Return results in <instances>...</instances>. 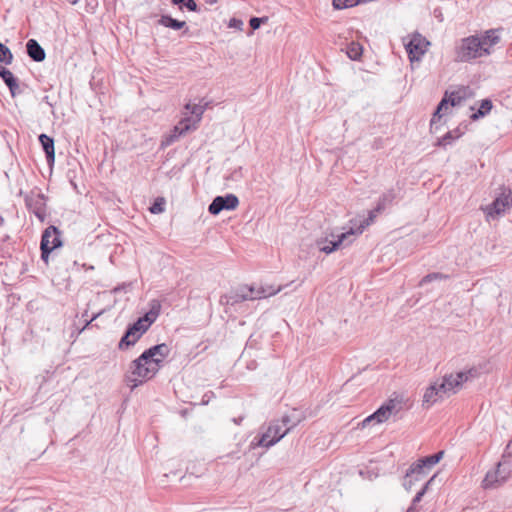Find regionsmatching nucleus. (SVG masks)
Instances as JSON below:
<instances>
[{"mask_svg": "<svg viewBox=\"0 0 512 512\" xmlns=\"http://www.w3.org/2000/svg\"><path fill=\"white\" fill-rule=\"evenodd\" d=\"M394 198L395 193L393 190L384 193L378 201L377 211H383L385 207L393 201Z\"/></svg>", "mask_w": 512, "mask_h": 512, "instance_id": "nucleus-27", "label": "nucleus"}, {"mask_svg": "<svg viewBox=\"0 0 512 512\" xmlns=\"http://www.w3.org/2000/svg\"><path fill=\"white\" fill-rule=\"evenodd\" d=\"M462 133L456 129L453 131L447 132L442 138H440L437 142L438 146L446 147L447 145H450L453 141L460 138Z\"/></svg>", "mask_w": 512, "mask_h": 512, "instance_id": "nucleus-25", "label": "nucleus"}, {"mask_svg": "<svg viewBox=\"0 0 512 512\" xmlns=\"http://www.w3.org/2000/svg\"><path fill=\"white\" fill-rule=\"evenodd\" d=\"M443 456L444 451H439L434 455L420 458L416 462L412 463L403 478L402 485L404 489L411 491L416 484L422 482L428 476L431 469L439 463Z\"/></svg>", "mask_w": 512, "mask_h": 512, "instance_id": "nucleus-4", "label": "nucleus"}, {"mask_svg": "<svg viewBox=\"0 0 512 512\" xmlns=\"http://www.w3.org/2000/svg\"><path fill=\"white\" fill-rule=\"evenodd\" d=\"M161 304L159 301H152L150 309L143 317H140L135 323L128 327L125 334L119 342V349H125L133 346L149 327L156 321L160 314Z\"/></svg>", "mask_w": 512, "mask_h": 512, "instance_id": "nucleus-3", "label": "nucleus"}, {"mask_svg": "<svg viewBox=\"0 0 512 512\" xmlns=\"http://www.w3.org/2000/svg\"><path fill=\"white\" fill-rule=\"evenodd\" d=\"M510 473L511 468L509 462H499L495 470L487 472L483 480L484 488H494L505 483L510 477Z\"/></svg>", "mask_w": 512, "mask_h": 512, "instance_id": "nucleus-12", "label": "nucleus"}, {"mask_svg": "<svg viewBox=\"0 0 512 512\" xmlns=\"http://www.w3.org/2000/svg\"><path fill=\"white\" fill-rule=\"evenodd\" d=\"M71 4L75 5L77 4L80 0H69Z\"/></svg>", "mask_w": 512, "mask_h": 512, "instance_id": "nucleus-37", "label": "nucleus"}, {"mask_svg": "<svg viewBox=\"0 0 512 512\" xmlns=\"http://www.w3.org/2000/svg\"><path fill=\"white\" fill-rule=\"evenodd\" d=\"M381 211H377V207L369 211L368 218L359 220V226L357 228L351 227L347 232L341 233L337 236V239L330 240L327 244L323 245L320 250L329 254L337 250L346 240L350 243V239L354 235H360L366 227H368L376 218L377 214Z\"/></svg>", "mask_w": 512, "mask_h": 512, "instance_id": "nucleus-6", "label": "nucleus"}, {"mask_svg": "<svg viewBox=\"0 0 512 512\" xmlns=\"http://www.w3.org/2000/svg\"><path fill=\"white\" fill-rule=\"evenodd\" d=\"M300 420L293 422L285 430H282V426L278 421L272 422L267 430L259 437H255L251 443L250 448L255 449L257 447L269 448L280 441L293 427H295Z\"/></svg>", "mask_w": 512, "mask_h": 512, "instance_id": "nucleus-7", "label": "nucleus"}, {"mask_svg": "<svg viewBox=\"0 0 512 512\" xmlns=\"http://www.w3.org/2000/svg\"><path fill=\"white\" fill-rule=\"evenodd\" d=\"M265 19L264 18H258V17H253L250 19V26L253 30H256L260 27L261 23L264 21Z\"/></svg>", "mask_w": 512, "mask_h": 512, "instance_id": "nucleus-33", "label": "nucleus"}, {"mask_svg": "<svg viewBox=\"0 0 512 512\" xmlns=\"http://www.w3.org/2000/svg\"><path fill=\"white\" fill-rule=\"evenodd\" d=\"M61 246V232L53 225L47 227L41 238L40 248L42 260L48 263L50 253Z\"/></svg>", "mask_w": 512, "mask_h": 512, "instance_id": "nucleus-10", "label": "nucleus"}, {"mask_svg": "<svg viewBox=\"0 0 512 512\" xmlns=\"http://www.w3.org/2000/svg\"><path fill=\"white\" fill-rule=\"evenodd\" d=\"M242 26H243V22L241 20H239V19L232 18L229 21V27L237 28V29L241 30Z\"/></svg>", "mask_w": 512, "mask_h": 512, "instance_id": "nucleus-34", "label": "nucleus"}, {"mask_svg": "<svg viewBox=\"0 0 512 512\" xmlns=\"http://www.w3.org/2000/svg\"><path fill=\"white\" fill-rule=\"evenodd\" d=\"M206 108H207V103H204V104L187 103L185 105V109L188 110L192 114V116H190L192 118L191 124L195 125V129L198 128L199 123L202 119V116H203Z\"/></svg>", "mask_w": 512, "mask_h": 512, "instance_id": "nucleus-19", "label": "nucleus"}, {"mask_svg": "<svg viewBox=\"0 0 512 512\" xmlns=\"http://www.w3.org/2000/svg\"><path fill=\"white\" fill-rule=\"evenodd\" d=\"M403 44L411 62L421 60L430 46V42L417 32L404 37Z\"/></svg>", "mask_w": 512, "mask_h": 512, "instance_id": "nucleus-9", "label": "nucleus"}, {"mask_svg": "<svg viewBox=\"0 0 512 512\" xmlns=\"http://www.w3.org/2000/svg\"><path fill=\"white\" fill-rule=\"evenodd\" d=\"M480 374L479 368L471 367L455 374L445 375L440 381V388L444 390L446 397H448L460 391L465 382L478 378Z\"/></svg>", "mask_w": 512, "mask_h": 512, "instance_id": "nucleus-5", "label": "nucleus"}, {"mask_svg": "<svg viewBox=\"0 0 512 512\" xmlns=\"http://www.w3.org/2000/svg\"><path fill=\"white\" fill-rule=\"evenodd\" d=\"M102 312L95 314L90 321L87 322L86 326H88L93 320H95Z\"/></svg>", "mask_w": 512, "mask_h": 512, "instance_id": "nucleus-36", "label": "nucleus"}, {"mask_svg": "<svg viewBox=\"0 0 512 512\" xmlns=\"http://www.w3.org/2000/svg\"><path fill=\"white\" fill-rule=\"evenodd\" d=\"M150 211L153 214H159L164 211L163 203L162 202H155L151 207Z\"/></svg>", "mask_w": 512, "mask_h": 512, "instance_id": "nucleus-32", "label": "nucleus"}, {"mask_svg": "<svg viewBox=\"0 0 512 512\" xmlns=\"http://www.w3.org/2000/svg\"><path fill=\"white\" fill-rule=\"evenodd\" d=\"M281 290L282 286L261 284L259 286H250L242 288L238 296L242 300H257L274 296Z\"/></svg>", "mask_w": 512, "mask_h": 512, "instance_id": "nucleus-11", "label": "nucleus"}, {"mask_svg": "<svg viewBox=\"0 0 512 512\" xmlns=\"http://www.w3.org/2000/svg\"><path fill=\"white\" fill-rule=\"evenodd\" d=\"M441 387L440 381H436L430 384L423 395V405L426 407H430L435 404L437 401L446 397L444 390Z\"/></svg>", "mask_w": 512, "mask_h": 512, "instance_id": "nucleus-18", "label": "nucleus"}, {"mask_svg": "<svg viewBox=\"0 0 512 512\" xmlns=\"http://www.w3.org/2000/svg\"><path fill=\"white\" fill-rule=\"evenodd\" d=\"M278 422H279V423L281 424V426L283 427V426H288V425L290 424V422H291V421H290V417H289V416H283V417H282V419H281V421H278Z\"/></svg>", "mask_w": 512, "mask_h": 512, "instance_id": "nucleus-35", "label": "nucleus"}, {"mask_svg": "<svg viewBox=\"0 0 512 512\" xmlns=\"http://www.w3.org/2000/svg\"><path fill=\"white\" fill-rule=\"evenodd\" d=\"M27 208L41 221L46 217V199L40 191L32 190L25 195Z\"/></svg>", "mask_w": 512, "mask_h": 512, "instance_id": "nucleus-13", "label": "nucleus"}, {"mask_svg": "<svg viewBox=\"0 0 512 512\" xmlns=\"http://www.w3.org/2000/svg\"><path fill=\"white\" fill-rule=\"evenodd\" d=\"M39 141L43 147V150L46 154L48 162H54L55 159V151H54V140L47 136L46 134H41L39 136Z\"/></svg>", "mask_w": 512, "mask_h": 512, "instance_id": "nucleus-22", "label": "nucleus"}, {"mask_svg": "<svg viewBox=\"0 0 512 512\" xmlns=\"http://www.w3.org/2000/svg\"><path fill=\"white\" fill-rule=\"evenodd\" d=\"M240 421H241V419H234V422H235L236 424H239V423H240Z\"/></svg>", "mask_w": 512, "mask_h": 512, "instance_id": "nucleus-39", "label": "nucleus"}, {"mask_svg": "<svg viewBox=\"0 0 512 512\" xmlns=\"http://www.w3.org/2000/svg\"><path fill=\"white\" fill-rule=\"evenodd\" d=\"M175 5H184L190 11H196L197 5L194 0H172Z\"/></svg>", "mask_w": 512, "mask_h": 512, "instance_id": "nucleus-30", "label": "nucleus"}, {"mask_svg": "<svg viewBox=\"0 0 512 512\" xmlns=\"http://www.w3.org/2000/svg\"><path fill=\"white\" fill-rule=\"evenodd\" d=\"M465 94L464 90H458L455 92H452L449 95V98L446 97L441 100L439 103L432 119H431V127H433L438 120L443 116V114L447 111L449 104L451 106H456L461 103V100L463 99V96Z\"/></svg>", "mask_w": 512, "mask_h": 512, "instance_id": "nucleus-16", "label": "nucleus"}, {"mask_svg": "<svg viewBox=\"0 0 512 512\" xmlns=\"http://www.w3.org/2000/svg\"><path fill=\"white\" fill-rule=\"evenodd\" d=\"M26 48L27 53L32 60L36 62H41L45 59V51L36 40H28Z\"/></svg>", "mask_w": 512, "mask_h": 512, "instance_id": "nucleus-20", "label": "nucleus"}, {"mask_svg": "<svg viewBox=\"0 0 512 512\" xmlns=\"http://www.w3.org/2000/svg\"><path fill=\"white\" fill-rule=\"evenodd\" d=\"M445 276H443L442 274L440 273H432V274H428L426 275L420 282V285H424L426 283H429L433 280H437V279H442L444 278Z\"/></svg>", "mask_w": 512, "mask_h": 512, "instance_id": "nucleus-31", "label": "nucleus"}, {"mask_svg": "<svg viewBox=\"0 0 512 512\" xmlns=\"http://www.w3.org/2000/svg\"><path fill=\"white\" fill-rule=\"evenodd\" d=\"M347 55L352 60H357L362 55V47L360 44L352 42L348 49Z\"/></svg>", "mask_w": 512, "mask_h": 512, "instance_id": "nucleus-28", "label": "nucleus"}, {"mask_svg": "<svg viewBox=\"0 0 512 512\" xmlns=\"http://www.w3.org/2000/svg\"><path fill=\"white\" fill-rule=\"evenodd\" d=\"M492 109V102L489 99L482 100L479 109L477 112L471 115L472 120H477L480 117H484L487 115Z\"/></svg>", "mask_w": 512, "mask_h": 512, "instance_id": "nucleus-26", "label": "nucleus"}, {"mask_svg": "<svg viewBox=\"0 0 512 512\" xmlns=\"http://www.w3.org/2000/svg\"><path fill=\"white\" fill-rule=\"evenodd\" d=\"M403 402L399 398H393L386 401L380 406L373 414L366 417L362 421V427L370 425L371 423L381 424L386 422L391 416L396 415L401 411Z\"/></svg>", "mask_w": 512, "mask_h": 512, "instance_id": "nucleus-8", "label": "nucleus"}, {"mask_svg": "<svg viewBox=\"0 0 512 512\" xmlns=\"http://www.w3.org/2000/svg\"><path fill=\"white\" fill-rule=\"evenodd\" d=\"M158 22L160 25L174 29V30H179L186 26L185 21H179V20L174 19L168 15L161 16V18L159 19Z\"/></svg>", "mask_w": 512, "mask_h": 512, "instance_id": "nucleus-24", "label": "nucleus"}, {"mask_svg": "<svg viewBox=\"0 0 512 512\" xmlns=\"http://www.w3.org/2000/svg\"><path fill=\"white\" fill-rule=\"evenodd\" d=\"M170 351L171 349L166 343L145 350L137 359L131 362L126 374L127 384L134 389L153 378L161 368L164 359L169 356Z\"/></svg>", "mask_w": 512, "mask_h": 512, "instance_id": "nucleus-1", "label": "nucleus"}, {"mask_svg": "<svg viewBox=\"0 0 512 512\" xmlns=\"http://www.w3.org/2000/svg\"><path fill=\"white\" fill-rule=\"evenodd\" d=\"M13 55L8 47L0 43V62L11 64Z\"/></svg>", "mask_w": 512, "mask_h": 512, "instance_id": "nucleus-29", "label": "nucleus"}, {"mask_svg": "<svg viewBox=\"0 0 512 512\" xmlns=\"http://www.w3.org/2000/svg\"><path fill=\"white\" fill-rule=\"evenodd\" d=\"M500 42L498 30L489 29L482 33L462 38L455 46V57L459 62H472L489 56L493 47Z\"/></svg>", "mask_w": 512, "mask_h": 512, "instance_id": "nucleus-2", "label": "nucleus"}, {"mask_svg": "<svg viewBox=\"0 0 512 512\" xmlns=\"http://www.w3.org/2000/svg\"><path fill=\"white\" fill-rule=\"evenodd\" d=\"M437 477V474H434L432 477H430L422 486V488L417 492L415 497L412 500V505L407 509L406 512H419V510L416 508V505L421 501L425 493L428 491L429 487L434 482L435 478Z\"/></svg>", "mask_w": 512, "mask_h": 512, "instance_id": "nucleus-21", "label": "nucleus"}, {"mask_svg": "<svg viewBox=\"0 0 512 512\" xmlns=\"http://www.w3.org/2000/svg\"><path fill=\"white\" fill-rule=\"evenodd\" d=\"M1 78L5 82V84L8 86L11 95H16V90L18 89V83L16 78L14 77L13 73L9 71L8 69H1Z\"/></svg>", "mask_w": 512, "mask_h": 512, "instance_id": "nucleus-23", "label": "nucleus"}, {"mask_svg": "<svg viewBox=\"0 0 512 512\" xmlns=\"http://www.w3.org/2000/svg\"><path fill=\"white\" fill-rule=\"evenodd\" d=\"M218 0H207V3L209 4H215Z\"/></svg>", "mask_w": 512, "mask_h": 512, "instance_id": "nucleus-38", "label": "nucleus"}, {"mask_svg": "<svg viewBox=\"0 0 512 512\" xmlns=\"http://www.w3.org/2000/svg\"><path fill=\"white\" fill-rule=\"evenodd\" d=\"M191 117H184L172 130V132L167 135L163 141L162 146H169L173 142H175L180 136L185 135L190 131H194L195 125L191 124Z\"/></svg>", "mask_w": 512, "mask_h": 512, "instance_id": "nucleus-17", "label": "nucleus"}, {"mask_svg": "<svg viewBox=\"0 0 512 512\" xmlns=\"http://www.w3.org/2000/svg\"><path fill=\"white\" fill-rule=\"evenodd\" d=\"M239 200L234 194L225 196H217L208 207V211L212 215H218L223 210H234L238 207Z\"/></svg>", "mask_w": 512, "mask_h": 512, "instance_id": "nucleus-14", "label": "nucleus"}, {"mask_svg": "<svg viewBox=\"0 0 512 512\" xmlns=\"http://www.w3.org/2000/svg\"><path fill=\"white\" fill-rule=\"evenodd\" d=\"M512 207V193L504 190L491 205L486 208L488 216H499Z\"/></svg>", "mask_w": 512, "mask_h": 512, "instance_id": "nucleus-15", "label": "nucleus"}]
</instances>
